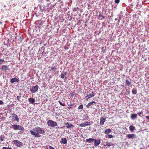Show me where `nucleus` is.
<instances>
[{
	"label": "nucleus",
	"instance_id": "f257e3e1",
	"mask_svg": "<svg viewBox=\"0 0 149 149\" xmlns=\"http://www.w3.org/2000/svg\"><path fill=\"white\" fill-rule=\"evenodd\" d=\"M30 132L31 135L38 138L41 136L40 134H43L45 133V131L42 128L36 127L33 128L32 130H30Z\"/></svg>",
	"mask_w": 149,
	"mask_h": 149
},
{
	"label": "nucleus",
	"instance_id": "f03ea898",
	"mask_svg": "<svg viewBox=\"0 0 149 149\" xmlns=\"http://www.w3.org/2000/svg\"><path fill=\"white\" fill-rule=\"evenodd\" d=\"M48 126L51 127H54L57 126V123L55 122L52 120H49L47 122Z\"/></svg>",
	"mask_w": 149,
	"mask_h": 149
},
{
	"label": "nucleus",
	"instance_id": "7ed1b4c3",
	"mask_svg": "<svg viewBox=\"0 0 149 149\" xmlns=\"http://www.w3.org/2000/svg\"><path fill=\"white\" fill-rule=\"evenodd\" d=\"M13 142L16 146L20 147L22 146V143L19 141L15 140L13 141Z\"/></svg>",
	"mask_w": 149,
	"mask_h": 149
},
{
	"label": "nucleus",
	"instance_id": "20e7f679",
	"mask_svg": "<svg viewBox=\"0 0 149 149\" xmlns=\"http://www.w3.org/2000/svg\"><path fill=\"white\" fill-rule=\"evenodd\" d=\"M38 89V86L37 85L32 86L30 89L32 93H35L36 92Z\"/></svg>",
	"mask_w": 149,
	"mask_h": 149
},
{
	"label": "nucleus",
	"instance_id": "39448f33",
	"mask_svg": "<svg viewBox=\"0 0 149 149\" xmlns=\"http://www.w3.org/2000/svg\"><path fill=\"white\" fill-rule=\"evenodd\" d=\"M93 141H94V146L95 147L98 146L100 143V139H95Z\"/></svg>",
	"mask_w": 149,
	"mask_h": 149
},
{
	"label": "nucleus",
	"instance_id": "423d86ee",
	"mask_svg": "<svg viewBox=\"0 0 149 149\" xmlns=\"http://www.w3.org/2000/svg\"><path fill=\"white\" fill-rule=\"evenodd\" d=\"M64 124L66 125V127L67 128H73L74 127V125L71 123L67 122L65 123Z\"/></svg>",
	"mask_w": 149,
	"mask_h": 149
},
{
	"label": "nucleus",
	"instance_id": "0eeeda50",
	"mask_svg": "<svg viewBox=\"0 0 149 149\" xmlns=\"http://www.w3.org/2000/svg\"><path fill=\"white\" fill-rule=\"evenodd\" d=\"M126 137L128 139L136 138H137L136 135L133 134H129L126 136Z\"/></svg>",
	"mask_w": 149,
	"mask_h": 149
},
{
	"label": "nucleus",
	"instance_id": "6e6552de",
	"mask_svg": "<svg viewBox=\"0 0 149 149\" xmlns=\"http://www.w3.org/2000/svg\"><path fill=\"white\" fill-rule=\"evenodd\" d=\"M94 95V93L93 92L91 93L88 94L86 96H85V97L86 100H88L89 98L92 97H93Z\"/></svg>",
	"mask_w": 149,
	"mask_h": 149
},
{
	"label": "nucleus",
	"instance_id": "1a4fd4ad",
	"mask_svg": "<svg viewBox=\"0 0 149 149\" xmlns=\"http://www.w3.org/2000/svg\"><path fill=\"white\" fill-rule=\"evenodd\" d=\"M12 128L13 129L15 130H19V128L20 127V126L18 125L14 124L12 125Z\"/></svg>",
	"mask_w": 149,
	"mask_h": 149
},
{
	"label": "nucleus",
	"instance_id": "9d476101",
	"mask_svg": "<svg viewBox=\"0 0 149 149\" xmlns=\"http://www.w3.org/2000/svg\"><path fill=\"white\" fill-rule=\"evenodd\" d=\"M51 3L50 1L47 0L44 2V6H46V7L47 8Z\"/></svg>",
	"mask_w": 149,
	"mask_h": 149
},
{
	"label": "nucleus",
	"instance_id": "9b49d317",
	"mask_svg": "<svg viewBox=\"0 0 149 149\" xmlns=\"http://www.w3.org/2000/svg\"><path fill=\"white\" fill-rule=\"evenodd\" d=\"M19 81V79H17L15 77L11 79L10 80V82L13 83L15 82H18Z\"/></svg>",
	"mask_w": 149,
	"mask_h": 149
},
{
	"label": "nucleus",
	"instance_id": "f8f14e48",
	"mask_svg": "<svg viewBox=\"0 0 149 149\" xmlns=\"http://www.w3.org/2000/svg\"><path fill=\"white\" fill-rule=\"evenodd\" d=\"M1 70H3L5 71L8 70V68L7 65H3L2 66V68H1Z\"/></svg>",
	"mask_w": 149,
	"mask_h": 149
},
{
	"label": "nucleus",
	"instance_id": "ddd939ff",
	"mask_svg": "<svg viewBox=\"0 0 149 149\" xmlns=\"http://www.w3.org/2000/svg\"><path fill=\"white\" fill-rule=\"evenodd\" d=\"M60 142L61 143L65 144L67 143V140L66 138H63L61 139Z\"/></svg>",
	"mask_w": 149,
	"mask_h": 149
},
{
	"label": "nucleus",
	"instance_id": "4468645a",
	"mask_svg": "<svg viewBox=\"0 0 149 149\" xmlns=\"http://www.w3.org/2000/svg\"><path fill=\"white\" fill-rule=\"evenodd\" d=\"M29 102L31 104H33L35 102L34 99L33 98H29L28 99Z\"/></svg>",
	"mask_w": 149,
	"mask_h": 149
},
{
	"label": "nucleus",
	"instance_id": "2eb2a0df",
	"mask_svg": "<svg viewBox=\"0 0 149 149\" xmlns=\"http://www.w3.org/2000/svg\"><path fill=\"white\" fill-rule=\"evenodd\" d=\"M106 118H100V124L102 125L104 124V122L105 121V119Z\"/></svg>",
	"mask_w": 149,
	"mask_h": 149
},
{
	"label": "nucleus",
	"instance_id": "dca6fc26",
	"mask_svg": "<svg viewBox=\"0 0 149 149\" xmlns=\"http://www.w3.org/2000/svg\"><path fill=\"white\" fill-rule=\"evenodd\" d=\"M93 103H95V104H96V102L95 101H92V102H91L90 103H89L88 104L86 105V107L87 108H89L90 107V106L92 105Z\"/></svg>",
	"mask_w": 149,
	"mask_h": 149
},
{
	"label": "nucleus",
	"instance_id": "f3484780",
	"mask_svg": "<svg viewBox=\"0 0 149 149\" xmlns=\"http://www.w3.org/2000/svg\"><path fill=\"white\" fill-rule=\"evenodd\" d=\"M111 132V130L110 129H106L104 131V134H108Z\"/></svg>",
	"mask_w": 149,
	"mask_h": 149
},
{
	"label": "nucleus",
	"instance_id": "a211bd4d",
	"mask_svg": "<svg viewBox=\"0 0 149 149\" xmlns=\"http://www.w3.org/2000/svg\"><path fill=\"white\" fill-rule=\"evenodd\" d=\"M94 140V139L90 138L88 139H86V142H88L91 143L92 141H93Z\"/></svg>",
	"mask_w": 149,
	"mask_h": 149
},
{
	"label": "nucleus",
	"instance_id": "6ab92c4d",
	"mask_svg": "<svg viewBox=\"0 0 149 149\" xmlns=\"http://www.w3.org/2000/svg\"><path fill=\"white\" fill-rule=\"evenodd\" d=\"M12 116L13 117V118H15V120L17 122H18L19 119V118L17 116V115L16 114H15L14 113H13L12 114Z\"/></svg>",
	"mask_w": 149,
	"mask_h": 149
},
{
	"label": "nucleus",
	"instance_id": "aec40b11",
	"mask_svg": "<svg viewBox=\"0 0 149 149\" xmlns=\"http://www.w3.org/2000/svg\"><path fill=\"white\" fill-rule=\"evenodd\" d=\"M66 74V72H65L64 74L63 73H61V77L62 78H65V79H66L67 78V77H66L65 75Z\"/></svg>",
	"mask_w": 149,
	"mask_h": 149
},
{
	"label": "nucleus",
	"instance_id": "412c9836",
	"mask_svg": "<svg viewBox=\"0 0 149 149\" xmlns=\"http://www.w3.org/2000/svg\"><path fill=\"white\" fill-rule=\"evenodd\" d=\"M47 7H46V6H42L40 7V9L42 10V11H45L46 9H47V8H46Z\"/></svg>",
	"mask_w": 149,
	"mask_h": 149
},
{
	"label": "nucleus",
	"instance_id": "4be33fe9",
	"mask_svg": "<svg viewBox=\"0 0 149 149\" xmlns=\"http://www.w3.org/2000/svg\"><path fill=\"white\" fill-rule=\"evenodd\" d=\"M114 145V144L111 142H107L106 144V146L108 147L112 146Z\"/></svg>",
	"mask_w": 149,
	"mask_h": 149
},
{
	"label": "nucleus",
	"instance_id": "5701e85b",
	"mask_svg": "<svg viewBox=\"0 0 149 149\" xmlns=\"http://www.w3.org/2000/svg\"><path fill=\"white\" fill-rule=\"evenodd\" d=\"M98 18L100 20H101L104 19V17L101 14H100L99 15Z\"/></svg>",
	"mask_w": 149,
	"mask_h": 149
},
{
	"label": "nucleus",
	"instance_id": "b1692460",
	"mask_svg": "<svg viewBox=\"0 0 149 149\" xmlns=\"http://www.w3.org/2000/svg\"><path fill=\"white\" fill-rule=\"evenodd\" d=\"M137 118V115L136 114H133L131 116V118L132 119H134Z\"/></svg>",
	"mask_w": 149,
	"mask_h": 149
},
{
	"label": "nucleus",
	"instance_id": "393cba45",
	"mask_svg": "<svg viewBox=\"0 0 149 149\" xmlns=\"http://www.w3.org/2000/svg\"><path fill=\"white\" fill-rule=\"evenodd\" d=\"M19 130H20L19 131V132L21 133V134H22V133L24 131V127H21V126H20V127L19 128Z\"/></svg>",
	"mask_w": 149,
	"mask_h": 149
},
{
	"label": "nucleus",
	"instance_id": "a878e982",
	"mask_svg": "<svg viewBox=\"0 0 149 149\" xmlns=\"http://www.w3.org/2000/svg\"><path fill=\"white\" fill-rule=\"evenodd\" d=\"M5 139V136L4 135H1L0 136V141H4Z\"/></svg>",
	"mask_w": 149,
	"mask_h": 149
},
{
	"label": "nucleus",
	"instance_id": "bb28decb",
	"mask_svg": "<svg viewBox=\"0 0 149 149\" xmlns=\"http://www.w3.org/2000/svg\"><path fill=\"white\" fill-rule=\"evenodd\" d=\"M113 136L111 134H108L106 136V138H108L109 139H111L112 138Z\"/></svg>",
	"mask_w": 149,
	"mask_h": 149
},
{
	"label": "nucleus",
	"instance_id": "cd10ccee",
	"mask_svg": "<svg viewBox=\"0 0 149 149\" xmlns=\"http://www.w3.org/2000/svg\"><path fill=\"white\" fill-rule=\"evenodd\" d=\"M130 130L131 131L133 130L134 129V127L133 125H131L129 127Z\"/></svg>",
	"mask_w": 149,
	"mask_h": 149
},
{
	"label": "nucleus",
	"instance_id": "c85d7f7f",
	"mask_svg": "<svg viewBox=\"0 0 149 149\" xmlns=\"http://www.w3.org/2000/svg\"><path fill=\"white\" fill-rule=\"evenodd\" d=\"M56 69V68L55 67H53L51 68L50 71H52V72H54L55 71V70Z\"/></svg>",
	"mask_w": 149,
	"mask_h": 149
},
{
	"label": "nucleus",
	"instance_id": "c756f323",
	"mask_svg": "<svg viewBox=\"0 0 149 149\" xmlns=\"http://www.w3.org/2000/svg\"><path fill=\"white\" fill-rule=\"evenodd\" d=\"M58 102L59 103V104H60V105L62 106H64L65 105V103H62V102L60 101V100H59Z\"/></svg>",
	"mask_w": 149,
	"mask_h": 149
},
{
	"label": "nucleus",
	"instance_id": "7c9ffc66",
	"mask_svg": "<svg viewBox=\"0 0 149 149\" xmlns=\"http://www.w3.org/2000/svg\"><path fill=\"white\" fill-rule=\"evenodd\" d=\"M132 93L133 94H136L137 93V91L136 90L133 89L132 90Z\"/></svg>",
	"mask_w": 149,
	"mask_h": 149
},
{
	"label": "nucleus",
	"instance_id": "2f4dec72",
	"mask_svg": "<svg viewBox=\"0 0 149 149\" xmlns=\"http://www.w3.org/2000/svg\"><path fill=\"white\" fill-rule=\"evenodd\" d=\"M125 83L128 85H130L131 84V82L127 79L126 80Z\"/></svg>",
	"mask_w": 149,
	"mask_h": 149
},
{
	"label": "nucleus",
	"instance_id": "473e14b6",
	"mask_svg": "<svg viewBox=\"0 0 149 149\" xmlns=\"http://www.w3.org/2000/svg\"><path fill=\"white\" fill-rule=\"evenodd\" d=\"M83 105L81 104H80L78 107V109L79 110L80 109H82L83 108Z\"/></svg>",
	"mask_w": 149,
	"mask_h": 149
},
{
	"label": "nucleus",
	"instance_id": "72a5a7b5",
	"mask_svg": "<svg viewBox=\"0 0 149 149\" xmlns=\"http://www.w3.org/2000/svg\"><path fill=\"white\" fill-rule=\"evenodd\" d=\"M84 123L86 126L87 125H91L89 122H86Z\"/></svg>",
	"mask_w": 149,
	"mask_h": 149
},
{
	"label": "nucleus",
	"instance_id": "f704fd0d",
	"mask_svg": "<svg viewBox=\"0 0 149 149\" xmlns=\"http://www.w3.org/2000/svg\"><path fill=\"white\" fill-rule=\"evenodd\" d=\"M73 106V105L72 104H70L67 107V108L68 109H70L72 108Z\"/></svg>",
	"mask_w": 149,
	"mask_h": 149
},
{
	"label": "nucleus",
	"instance_id": "c9c22d12",
	"mask_svg": "<svg viewBox=\"0 0 149 149\" xmlns=\"http://www.w3.org/2000/svg\"><path fill=\"white\" fill-rule=\"evenodd\" d=\"M80 126L81 127H84L86 126L85 125V124L84 123H81L80 125Z\"/></svg>",
	"mask_w": 149,
	"mask_h": 149
},
{
	"label": "nucleus",
	"instance_id": "e433bc0d",
	"mask_svg": "<svg viewBox=\"0 0 149 149\" xmlns=\"http://www.w3.org/2000/svg\"><path fill=\"white\" fill-rule=\"evenodd\" d=\"M143 112L141 111L140 112H139L138 113V114L140 116H141L143 114Z\"/></svg>",
	"mask_w": 149,
	"mask_h": 149
},
{
	"label": "nucleus",
	"instance_id": "4c0bfd02",
	"mask_svg": "<svg viewBox=\"0 0 149 149\" xmlns=\"http://www.w3.org/2000/svg\"><path fill=\"white\" fill-rule=\"evenodd\" d=\"M2 149H12V148L10 147H3L2 148Z\"/></svg>",
	"mask_w": 149,
	"mask_h": 149
},
{
	"label": "nucleus",
	"instance_id": "58836bf2",
	"mask_svg": "<svg viewBox=\"0 0 149 149\" xmlns=\"http://www.w3.org/2000/svg\"><path fill=\"white\" fill-rule=\"evenodd\" d=\"M4 61L3 59H0V64H1Z\"/></svg>",
	"mask_w": 149,
	"mask_h": 149
},
{
	"label": "nucleus",
	"instance_id": "ea45409f",
	"mask_svg": "<svg viewBox=\"0 0 149 149\" xmlns=\"http://www.w3.org/2000/svg\"><path fill=\"white\" fill-rule=\"evenodd\" d=\"M120 2V0H115V2L116 3H118Z\"/></svg>",
	"mask_w": 149,
	"mask_h": 149
},
{
	"label": "nucleus",
	"instance_id": "a19ab883",
	"mask_svg": "<svg viewBox=\"0 0 149 149\" xmlns=\"http://www.w3.org/2000/svg\"><path fill=\"white\" fill-rule=\"evenodd\" d=\"M74 95V94H73L72 93H70V97H72Z\"/></svg>",
	"mask_w": 149,
	"mask_h": 149
},
{
	"label": "nucleus",
	"instance_id": "79ce46f5",
	"mask_svg": "<svg viewBox=\"0 0 149 149\" xmlns=\"http://www.w3.org/2000/svg\"><path fill=\"white\" fill-rule=\"evenodd\" d=\"M4 104V102L1 100H0V105H3Z\"/></svg>",
	"mask_w": 149,
	"mask_h": 149
},
{
	"label": "nucleus",
	"instance_id": "37998d69",
	"mask_svg": "<svg viewBox=\"0 0 149 149\" xmlns=\"http://www.w3.org/2000/svg\"><path fill=\"white\" fill-rule=\"evenodd\" d=\"M21 97V96H17V99L18 100H19V98H20Z\"/></svg>",
	"mask_w": 149,
	"mask_h": 149
},
{
	"label": "nucleus",
	"instance_id": "c03bdc74",
	"mask_svg": "<svg viewBox=\"0 0 149 149\" xmlns=\"http://www.w3.org/2000/svg\"><path fill=\"white\" fill-rule=\"evenodd\" d=\"M49 149H55V148L51 146H49Z\"/></svg>",
	"mask_w": 149,
	"mask_h": 149
},
{
	"label": "nucleus",
	"instance_id": "a18cd8bd",
	"mask_svg": "<svg viewBox=\"0 0 149 149\" xmlns=\"http://www.w3.org/2000/svg\"><path fill=\"white\" fill-rule=\"evenodd\" d=\"M146 117L147 119L149 120V116H146Z\"/></svg>",
	"mask_w": 149,
	"mask_h": 149
},
{
	"label": "nucleus",
	"instance_id": "49530a36",
	"mask_svg": "<svg viewBox=\"0 0 149 149\" xmlns=\"http://www.w3.org/2000/svg\"><path fill=\"white\" fill-rule=\"evenodd\" d=\"M55 114L57 116H58L59 115V113H55Z\"/></svg>",
	"mask_w": 149,
	"mask_h": 149
},
{
	"label": "nucleus",
	"instance_id": "de8ad7c7",
	"mask_svg": "<svg viewBox=\"0 0 149 149\" xmlns=\"http://www.w3.org/2000/svg\"><path fill=\"white\" fill-rule=\"evenodd\" d=\"M41 23H42V22H41V23H40V24H41Z\"/></svg>",
	"mask_w": 149,
	"mask_h": 149
}]
</instances>
